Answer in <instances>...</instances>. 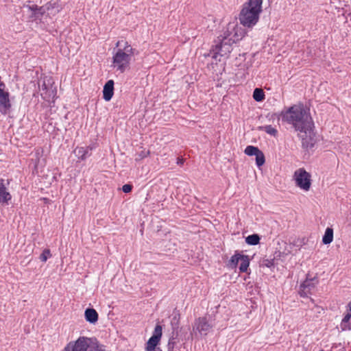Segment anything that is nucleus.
Wrapping results in <instances>:
<instances>
[{
  "label": "nucleus",
  "mask_w": 351,
  "mask_h": 351,
  "mask_svg": "<svg viewBox=\"0 0 351 351\" xmlns=\"http://www.w3.org/2000/svg\"><path fill=\"white\" fill-rule=\"evenodd\" d=\"M258 152H260V149L257 147L252 145L247 146L245 149V154L247 156H256Z\"/></svg>",
  "instance_id": "25"
},
{
  "label": "nucleus",
  "mask_w": 351,
  "mask_h": 351,
  "mask_svg": "<svg viewBox=\"0 0 351 351\" xmlns=\"http://www.w3.org/2000/svg\"><path fill=\"white\" fill-rule=\"evenodd\" d=\"M333 240V230L331 228H327L322 238L324 244H330Z\"/></svg>",
  "instance_id": "17"
},
{
  "label": "nucleus",
  "mask_w": 351,
  "mask_h": 351,
  "mask_svg": "<svg viewBox=\"0 0 351 351\" xmlns=\"http://www.w3.org/2000/svg\"><path fill=\"white\" fill-rule=\"evenodd\" d=\"M132 190V185H131V184H126L122 186V191L125 193H128L131 192Z\"/></svg>",
  "instance_id": "30"
},
{
  "label": "nucleus",
  "mask_w": 351,
  "mask_h": 351,
  "mask_svg": "<svg viewBox=\"0 0 351 351\" xmlns=\"http://www.w3.org/2000/svg\"><path fill=\"white\" fill-rule=\"evenodd\" d=\"M9 95L8 91L0 90V112L4 114H7L11 108Z\"/></svg>",
  "instance_id": "11"
},
{
  "label": "nucleus",
  "mask_w": 351,
  "mask_h": 351,
  "mask_svg": "<svg viewBox=\"0 0 351 351\" xmlns=\"http://www.w3.org/2000/svg\"><path fill=\"white\" fill-rule=\"evenodd\" d=\"M89 149L91 150L92 148L79 147L75 150V152L79 158H80L81 160H84L87 157V156L90 155L88 154Z\"/></svg>",
  "instance_id": "20"
},
{
  "label": "nucleus",
  "mask_w": 351,
  "mask_h": 351,
  "mask_svg": "<svg viewBox=\"0 0 351 351\" xmlns=\"http://www.w3.org/2000/svg\"><path fill=\"white\" fill-rule=\"evenodd\" d=\"M347 308L348 311H351V302L348 303Z\"/></svg>",
  "instance_id": "35"
},
{
  "label": "nucleus",
  "mask_w": 351,
  "mask_h": 351,
  "mask_svg": "<svg viewBox=\"0 0 351 351\" xmlns=\"http://www.w3.org/2000/svg\"><path fill=\"white\" fill-rule=\"evenodd\" d=\"M90 343L91 338L80 337L75 341L69 342L63 351H87Z\"/></svg>",
  "instance_id": "7"
},
{
  "label": "nucleus",
  "mask_w": 351,
  "mask_h": 351,
  "mask_svg": "<svg viewBox=\"0 0 351 351\" xmlns=\"http://www.w3.org/2000/svg\"><path fill=\"white\" fill-rule=\"evenodd\" d=\"M51 256V252L49 249H45L42 254L40 255V260L42 262H46L47 260Z\"/></svg>",
  "instance_id": "29"
},
{
  "label": "nucleus",
  "mask_w": 351,
  "mask_h": 351,
  "mask_svg": "<svg viewBox=\"0 0 351 351\" xmlns=\"http://www.w3.org/2000/svg\"><path fill=\"white\" fill-rule=\"evenodd\" d=\"M213 326L214 323L210 317L207 316L199 317L194 321L191 335L196 337L197 333H199L201 335L206 336Z\"/></svg>",
  "instance_id": "5"
},
{
  "label": "nucleus",
  "mask_w": 351,
  "mask_h": 351,
  "mask_svg": "<svg viewBox=\"0 0 351 351\" xmlns=\"http://www.w3.org/2000/svg\"><path fill=\"white\" fill-rule=\"evenodd\" d=\"M320 351H324V350H320Z\"/></svg>",
  "instance_id": "36"
},
{
  "label": "nucleus",
  "mask_w": 351,
  "mask_h": 351,
  "mask_svg": "<svg viewBox=\"0 0 351 351\" xmlns=\"http://www.w3.org/2000/svg\"><path fill=\"white\" fill-rule=\"evenodd\" d=\"M350 317H351V313L348 312L345 315V317H343V319H342V321L341 322L340 327L342 330L350 329V323H349Z\"/></svg>",
  "instance_id": "23"
},
{
  "label": "nucleus",
  "mask_w": 351,
  "mask_h": 351,
  "mask_svg": "<svg viewBox=\"0 0 351 351\" xmlns=\"http://www.w3.org/2000/svg\"><path fill=\"white\" fill-rule=\"evenodd\" d=\"M253 98L256 101H262L265 99V94L262 89L256 88L253 93Z\"/></svg>",
  "instance_id": "24"
},
{
  "label": "nucleus",
  "mask_w": 351,
  "mask_h": 351,
  "mask_svg": "<svg viewBox=\"0 0 351 351\" xmlns=\"http://www.w3.org/2000/svg\"><path fill=\"white\" fill-rule=\"evenodd\" d=\"M298 132H300L298 135L302 138L303 148L308 149L314 147L316 138L312 130V127H310L308 131H299Z\"/></svg>",
  "instance_id": "8"
},
{
  "label": "nucleus",
  "mask_w": 351,
  "mask_h": 351,
  "mask_svg": "<svg viewBox=\"0 0 351 351\" xmlns=\"http://www.w3.org/2000/svg\"><path fill=\"white\" fill-rule=\"evenodd\" d=\"M56 93V88L53 86H51L45 91L41 92L40 95L44 100L51 101V100H53L55 98Z\"/></svg>",
  "instance_id": "15"
},
{
  "label": "nucleus",
  "mask_w": 351,
  "mask_h": 351,
  "mask_svg": "<svg viewBox=\"0 0 351 351\" xmlns=\"http://www.w3.org/2000/svg\"><path fill=\"white\" fill-rule=\"evenodd\" d=\"M243 254H241L238 252H236L229 261L228 265L232 269H234L237 267L239 262L241 261V257Z\"/></svg>",
  "instance_id": "19"
},
{
  "label": "nucleus",
  "mask_w": 351,
  "mask_h": 351,
  "mask_svg": "<svg viewBox=\"0 0 351 351\" xmlns=\"http://www.w3.org/2000/svg\"><path fill=\"white\" fill-rule=\"evenodd\" d=\"M114 94V81L112 80H108L104 85L103 88V98L108 101H110Z\"/></svg>",
  "instance_id": "14"
},
{
  "label": "nucleus",
  "mask_w": 351,
  "mask_h": 351,
  "mask_svg": "<svg viewBox=\"0 0 351 351\" xmlns=\"http://www.w3.org/2000/svg\"><path fill=\"white\" fill-rule=\"evenodd\" d=\"M85 319L87 322L95 324L98 320V313L94 308H86L84 313Z\"/></svg>",
  "instance_id": "16"
},
{
  "label": "nucleus",
  "mask_w": 351,
  "mask_h": 351,
  "mask_svg": "<svg viewBox=\"0 0 351 351\" xmlns=\"http://www.w3.org/2000/svg\"><path fill=\"white\" fill-rule=\"evenodd\" d=\"M5 85L3 82H0V90H5Z\"/></svg>",
  "instance_id": "32"
},
{
  "label": "nucleus",
  "mask_w": 351,
  "mask_h": 351,
  "mask_svg": "<svg viewBox=\"0 0 351 351\" xmlns=\"http://www.w3.org/2000/svg\"><path fill=\"white\" fill-rule=\"evenodd\" d=\"M265 261H266L267 263H265V265L267 267H269L272 265L271 262V261H269V260H266Z\"/></svg>",
  "instance_id": "33"
},
{
  "label": "nucleus",
  "mask_w": 351,
  "mask_h": 351,
  "mask_svg": "<svg viewBox=\"0 0 351 351\" xmlns=\"http://www.w3.org/2000/svg\"><path fill=\"white\" fill-rule=\"evenodd\" d=\"M184 160L183 158H178L177 164L179 165H182L184 164Z\"/></svg>",
  "instance_id": "31"
},
{
  "label": "nucleus",
  "mask_w": 351,
  "mask_h": 351,
  "mask_svg": "<svg viewBox=\"0 0 351 351\" xmlns=\"http://www.w3.org/2000/svg\"><path fill=\"white\" fill-rule=\"evenodd\" d=\"M261 129L263 130H264L266 133L271 135V136H276L277 133H278V131L276 129H275L274 128H273L271 125H265V126H263L261 128Z\"/></svg>",
  "instance_id": "28"
},
{
  "label": "nucleus",
  "mask_w": 351,
  "mask_h": 351,
  "mask_svg": "<svg viewBox=\"0 0 351 351\" xmlns=\"http://www.w3.org/2000/svg\"><path fill=\"white\" fill-rule=\"evenodd\" d=\"M280 116L282 121L291 125L296 132L308 131L313 125L310 114L301 104L282 111Z\"/></svg>",
  "instance_id": "2"
},
{
  "label": "nucleus",
  "mask_w": 351,
  "mask_h": 351,
  "mask_svg": "<svg viewBox=\"0 0 351 351\" xmlns=\"http://www.w3.org/2000/svg\"><path fill=\"white\" fill-rule=\"evenodd\" d=\"M241 265L239 266V270L240 272H247L248 269V267L250 265V258L247 255H243V256H241Z\"/></svg>",
  "instance_id": "18"
},
{
  "label": "nucleus",
  "mask_w": 351,
  "mask_h": 351,
  "mask_svg": "<svg viewBox=\"0 0 351 351\" xmlns=\"http://www.w3.org/2000/svg\"><path fill=\"white\" fill-rule=\"evenodd\" d=\"M317 282L318 280L317 278H309L308 276H307L306 280L300 285V295L306 297L308 293H311V290L315 288Z\"/></svg>",
  "instance_id": "10"
},
{
  "label": "nucleus",
  "mask_w": 351,
  "mask_h": 351,
  "mask_svg": "<svg viewBox=\"0 0 351 351\" xmlns=\"http://www.w3.org/2000/svg\"><path fill=\"white\" fill-rule=\"evenodd\" d=\"M162 326L159 324H157L154 328V331L152 336L147 342V351H155L157 349L156 346L158 345L160 340L162 336Z\"/></svg>",
  "instance_id": "9"
},
{
  "label": "nucleus",
  "mask_w": 351,
  "mask_h": 351,
  "mask_svg": "<svg viewBox=\"0 0 351 351\" xmlns=\"http://www.w3.org/2000/svg\"><path fill=\"white\" fill-rule=\"evenodd\" d=\"M304 240H305V238H303L301 241H300V243L299 245H297L298 246H302V245L305 244V242H304Z\"/></svg>",
  "instance_id": "34"
},
{
  "label": "nucleus",
  "mask_w": 351,
  "mask_h": 351,
  "mask_svg": "<svg viewBox=\"0 0 351 351\" xmlns=\"http://www.w3.org/2000/svg\"><path fill=\"white\" fill-rule=\"evenodd\" d=\"M260 237L257 234H253L245 238V242L248 245H255L259 243Z\"/></svg>",
  "instance_id": "22"
},
{
  "label": "nucleus",
  "mask_w": 351,
  "mask_h": 351,
  "mask_svg": "<svg viewBox=\"0 0 351 351\" xmlns=\"http://www.w3.org/2000/svg\"><path fill=\"white\" fill-rule=\"evenodd\" d=\"M295 185L300 189L308 191L311 186V176L304 168L297 169L293 174Z\"/></svg>",
  "instance_id": "6"
},
{
  "label": "nucleus",
  "mask_w": 351,
  "mask_h": 351,
  "mask_svg": "<svg viewBox=\"0 0 351 351\" xmlns=\"http://www.w3.org/2000/svg\"><path fill=\"white\" fill-rule=\"evenodd\" d=\"M12 199V195L5 185V181L0 179V204H8Z\"/></svg>",
  "instance_id": "13"
},
{
  "label": "nucleus",
  "mask_w": 351,
  "mask_h": 351,
  "mask_svg": "<svg viewBox=\"0 0 351 351\" xmlns=\"http://www.w3.org/2000/svg\"><path fill=\"white\" fill-rule=\"evenodd\" d=\"M262 0H248L243 5L239 14V21L241 25L247 27H252L259 19V14L262 11Z\"/></svg>",
  "instance_id": "3"
},
{
  "label": "nucleus",
  "mask_w": 351,
  "mask_h": 351,
  "mask_svg": "<svg viewBox=\"0 0 351 351\" xmlns=\"http://www.w3.org/2000/svg\"><path fill=\"white\" fill-rule=\"evenodd\" d=\"M171 336L169 337L167 350L168 351H175V348L177 347L180 341L178 327H173Z\"/></svg>",
  "instance_id": "12"
},
{
  "label": "nucleus",
  "mask_w": 351,
  "mask_h": 351,
  "mask_svg": "<svg viewBox=\"0 0 351 351\" xmlns=\"http://www.w3.org/2000/svg\"><path fill=\"white\" fill-rule=\"evenodd\" d=\"M256 156V163L258 167H261L264 165L265 162V158L264 154L262 151L260 150L258 153L255 156Z\"/></svg>",
  "instance_id": "27"
},
{
  "label": "nucleus",
  "mask_w": 351,
  "mask_h": 351,
  "mask_svg": "<svg viewBox=\"0 0 351 351\" xmlns=\"http://www.w3.org/2000/svg\"><path fill=\"white\" fill-rule=\"evenodd\" d=\"M88 348L90 351H105L104 346L99 343L95 339H91V343Z\"/></svg>",
  "instance_id": "21"
},
{
  "label": "nucleus",
  "mask_w": 351,
  "mask_h": 351,
  "mask_svg": "<svg viewBox=\"0 0 351 351\" xmlns=\"http://www.w3.org/2000/svg\"><path fill=\"white\" fill-rule=\"evenodd\" d=\"M51 86H53V82L50 77H45L41 85L40 91L43 92L49 88Z\"/></svg>",
  "instance_id": "26"
},
{
  "label": "nucleus",
  "mask_w": 351,
  "mask_h": 351,
  "mask_svg": "<svg viewBox=\"0 0 351 351\" xmlns=\"http://www.w3.org/2000/svg\"><path fill=\"white\" fill-rule=\"evenodd\" d=\"M244 35V31L236 23H229L223 34L215 40V45L213 46V58H217L218 55L228 56L232 51V44L241 40Z\"/></svg>",
  "instance_id": "1"
},
{
  "label": "nucleus",
  "mask_w": 351,
  "mask_h": 351,
  "mask_svg": "<svg viewBox=\"0 0 351 351\" xmlns=\"http://www.w3.org/2000/svg\"><path fill=\"white\" fill-rule=\"evenodd\" d=\"M116 46L119 47L113 56V65L121 73H123L130 65L134 56V49L127 41L119 40Z\"/></svg>",
  "instance_id": "4"
}]
</instances>
